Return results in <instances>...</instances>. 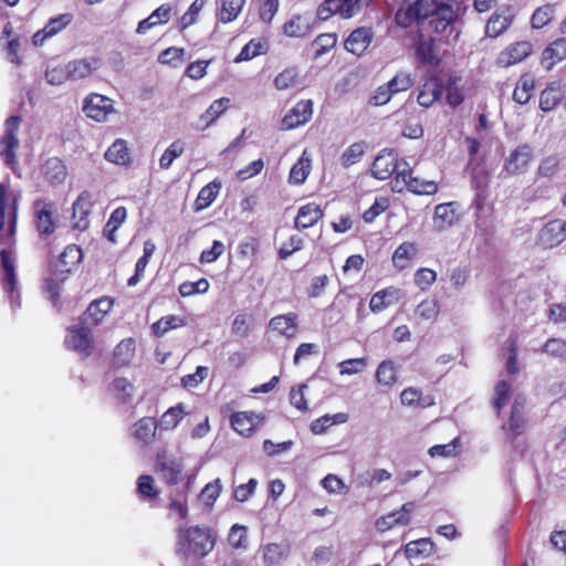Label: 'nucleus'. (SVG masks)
I'll return each mask as SVG.
<instances>
[{
    "label": "nucleus",
    "mask_w": 566,
    "mask_h": 566,
    "mask_svg": "<svg viewBox=\"0 0 566 566\" xmlns=\"http://www.w3.org/2000/svg\"><path fill=\"white\" fill-rule=\"evenodd\" d=\"M41 174L49 184L60 185L66 179L67 169L62 159L52 157L41 165Z\"/></svg>",
    "instance_id": "a878e982"
},
{
    "label": "nucleus",
    "mask_w": 566,
    "mask_h": 566,
    "mask_svg": "<svg viewBox=\"0 0 566 566\" xmlns=\"http://www.w3.org/2000/svg\"><path fill=\"white\" fill-rule=\"evenodd\" d=\"M221 493V484H220V480L219 479H216L214 481L212 482H209L208 484L205 485V488L201 490L200 492V500L203 502V504L211 509L214 504V502L217 501V499L219 497Z\"/></svg>",
    "instance_id": "338daca9"
},
{
    "label": "nucleus",
    "mask_w": 566,
    "mask_h": 566,
    "mask_svg": "<svg viewBox=\"0 0 566 566\" xmlns=\"http://www.w3.org/2000/svg\"><path fill=\"white\" fill-rule=\"evenodd\" d=\"M70 81H78L88 77L97 67L98 60L95 57L73 60L67 63Z\"/></svg>",
    "instance_id": "c9c22d12"
},
{
    "label": "nucleus",
    "mask_w": 566,
    "mask_h": 566,
    "mask_svg": "<svg viewBox=\"0 0 566 566\" xmlns=\"http://www.w3.org/2000/svg\"><path fill=\"white\" fill-rule=\"evenodd\" d=\"M403 160L398 158L395 150L382 149L373 161L370 172L378 180H386L392 175H397L403 166Z\"/></svg>",
    "instance_id": "2eb2a0df"
},
{
    "label": "nucleus",
    "mask_w": 566,
    "mask_h": 566,
    "mask_svg": "<svg viewBox=\"0 0 566 566\" xmlns=\"http://www.w3.org/2000/svg\"><path fill=\"white\" fill-rule=\"evenodd\" d=\"M270 327L286 338H292L297 333V314L290 312L272 317Z\"/></svg>",
    "instance_id": "7c9ffc66"
},
{
    "label": "nucleus",
    "mask_w": 566,
    "mask_h": 566,
    "mask_svg": "<svg viewBox=\"0 0 566 566\" xmlns=\"http://www.w3.org/2000/svg\"><path fill=\"white\" fill-rule=\"evenodd\" d=\"M434 551V544L430 538H420L408 543L405 554L409 559L429 557Z\"/></svg>",
    "instance_id": "a18cd8bd"
},
{
    "label": "nucleus",
    "mask_w": 566,
    "mask_h": 566,
    "mask_svg": "<svg viewBox=\"0 0 566 566\" xmlns=\"http://www.w3.org/2000/svg\"><path fill=\"white\" fill-rule=\"evenodd\" d=\"M135 339L133 337L122 339L114 348L113 363L117 367L127 366L135 356Z\"/></svg>",
    "instance_id": "4c0bfd02"
},
{
    "label": "nucleus",
    "mask_w": 566,
    "mask_h": 566,
    "mask_svg": "<svg viewBox=\"0 0 566 566\" xmlns=\"http://www.w3.org/2000/svg\"><path fill=\"white\" fill-rule=\"evenodd\" d=\"M566 59V38H558L551 42L542 53V63L552 70L557 63Z\"/></svg>",
    "instance_id": "c85d7f7f"
},
{
    "label": "nucleus",
    "mask_w": 566,
    "mask_h": 566,
    "mask_svg": "<svg viewBox=\"0 0 566 566\" xmlns=\"http://www.w3.org/2000/svg\"><path fill=\"white\" fill-rule=\"evenodd\" d=\"M400 298V290L389 286L376 292L369 302V308L373 313H379L387 307L396 304Z\"/></svg>",
    "instance_id": "cd10ccee"
},
{
    "label": "nucleus",
    "mask_w": 566,
    "mask_h": 566,
    "mask_svg": "<svg viewBox=\"0 0 566 566\" xmlns=\"http://www.w3.org/2000/svg\"><path fill=\"white\" fill-rule=\"evenodd\" d=\"M93 207V196L90 191H82L76 200L73 202V217H78L76 228L85 229L88 224L87 216L91 213Z\"/></svg>",
    "instance_id": "473e14b6"
},
{
    "label": "nucleus",
    "mask_w": 566,
    "mask_h": 566,
    "mask_svg": "<svg viewBox=\"0 0 566 566\" xmlns=\"http://www.w3.org/2000/svg\"><path fill=\"white\" fill-rule=\"evenodd\" d=\"M415 510L413 502H407L395 512L378 517L375 522V526L378 532H387L396 526H406L411 521V514Z\"/></svg>",
    "instance_id": "a211bd4d"
},
{
    "label": "nucleus",
    "mask_w": 566,
    "mask_h": 566,
    "mask_svg": "<svg viewBox=\"0 0 566 566\" xmlns=\"http://www.w3.org/2000/svg\"><path fill=\"white\" fill-rule=\"evenodd\" d=\"M72 20L73 15L71 13H63L55 18H51L43 29L38 30V38L43 42L45 39L57 34L66 28Z\"/></svg>",
    "instance_id": "ea45409f"
},
{
    "label": "nucleus",
    "mask_w": 566,
    "mask_h": 566,
    "mask_svg": "<svg viewBox=\"0 0 566 566\" xmlns=\"http://www.w3.org/2000/svg\"><path fill=\"white\" fill-rule=\"evenodd\" d=\"M186 412L184 408V403L179 402L176 406L168 408L158 422V427L161 430H172L175 429L179 422L184 419Z\"/></svg>",
    "instance_id": "49530a36"
},
{
    "label": "nucleus",
    "mask_w": 566,
    "mask_h": 566,
    "mask_svg": "<svg viewBox=\"0 0 566 566\" xmlns=\"http://www.w3.org/2000/svg\"><path fill=\"white\" fill-rule=\"evenodd\" d=\"M387 84L396 95L411 88L415 84V76L409 72L400 71Z\"/></svg>",
    "instance_id": "052dcab7"
},
{
    "label": "nucleus",
    "mask_w": 566,
    "mask_h": 566,
    "mask_svg": "<svg viewBox=\"0 0 566 566\" xmlns=\"http://www.w3.org/2000/svg\"><path fill=\"white\" fill-rule=\"evenodd\" d=\"M391 189L401 192L405 189L416 195H434L438 191V184L433 180H420L412 176V170L403 163V167L391 180Z\"/></svg>",
    "instance_id": "39448f33"
},
{
    "label": "nucleus",
    "mask_w": 566,
    "mask_h": 566,
    "mask_svg": "<svg viewBox=\"0 0 566 566\" xmlns=\"http://www.w3.org/2000/svg\"><path fill=\"white\" fill-rule=\"evenodd\" d=\"M187 325V319L177 315L163 316L151 325V332L156 337H163L171 329L184 327Z\"/></svg>",
    "instance_id": "79ce46f5"
},
{
    "label": "nucleus",
    "mask_w": 566,
    "mask_h": 566,
    "mask_svg": "<svg viewBox=\"0 0 566 566\" xmlns=\"http://www.w3.org/2000/svg\"><path fill=\"white\" fill-rule=\"evenodd\" d=\"M67 63L52 61L45 70V78L50 84L60 85L70 81V73L67 72Z\"/></svg>",
    "instance_id": "8fccbe9b"
},
{
    "label": "nucleus",
    "mask_w": 566,
    "mask_h": 566,
    "mask_svg": "<svg viewBox=\"0 0 566 566\" xmlns=\"http://www.w3.org/2000/svg\"><path fill=\"white\" fill-rule=\"evenodd\" d=\"M365 154V143L356 142L349 145L340 157V163L344 168H348L357 164Z\"/></svg>",
    "instance_id": "13d9d810"
},
{
    "label": "nucleus",
    "mask_w": 566,
    "mask_h": 566,
    "mask_svg": "<svg viewBox=\"0 0 566 566\" xmlns=\"http://www.w3.org/2000/svg\"><path fill=\"white\" fill-rule=\"evenodd\" d=\"M170 6L161 4L156 10H154L148 18L139 21L136 32L138 34H145L151 28L167 23L170 20Z\"/></svg>",
    "instance_id": "e433bc0d"
},
{
    "label": "nucleus",
    "mask_w": 566,
    "mask_h": 566,
    "mask_svg": "<svg viewBox=\"0 0 566 566\" xmlns=\"http://www.w3.org/2000/svg\"><path fill=\"white\" fill-rule=\"evenodd\" d=\"M443 93V83L437 77H430L420 87L417 102L420 106L428 108L440 99Z\"/></svg>",
    "instance_id": "393cba45"
},
{
    "label": "nucleus",
    "mask_w": 566,
    "mask_h": 566,
    "mask_svg": "<svg viewBox=\"0 0 566 566\" xmlns=\"http://www.w3.org/2000/svg\"><path fill=\"white\" fill-rule=\"evenodd\" d=\"M65 346L82 358L90 357L95 350V339L88 324L80 318L77 324L67 328Z\"/></svg>",
    "instance_id": "20e7f679"
},
{
    "label": "nucleus",
    "mask_w": 566,
    "mask_h": 566,
    "mask_svg": "<svg viewBox=\"0 0 566 566\" xmlns=\"http://www.w3.org/2000/svg\"><path fill=\"white\" fill-rule=\"evenodd\" d=\"M158 429V421L154 417H143L132 427V437L142 446H149L154 442Z\"/></svg>",
    "instance_id": "412c9836"
},
{
    "label": "nucleus",
    "mask_w": 566,
    "mask_h": 566,
    "mask_svg": "<svg viewBox=\"0 0 566 566\" xmlns=\"http://www.w3.org/2000/svg\"><path fill=\"white\" fill-rule=\"evenodd\" d=\"M105 159L117 165H127L130 161V154L127 143L124 139H116L105 151Z\"/></svg>",
    "instance_id": "a19ab883"
},
{
    "label": "nucleus",
    "mask_w": 566,
    "mask_h": 566,
    "mask_svg": "<svg viewBox=\"0 0 566 566\" xmlns=\"http://www.w3.org/2000/svg\"><path fill=\"white\" fill-rule=\"evenodd\" d=\"M59 211L54 203H44L40 210H38V231L41 234H52L57 226Z\"/></svg>",
    "instance_id": "bb28decb"
},
{
    "label": "nucleus",
    "mask_w": 566,
    "mask_h": 566,
    "mask_svg": "<svg viewBox=\"0 0 566 566\" xmlns=\"http://www.w3.org/2000/svg\"><path fill=\"white\" fill-rule=\"evenodd\" d=\"M113 305V298L108 296H102L91 302L88 307L80 318L91 326H96L103 321L104 316L112 310Z\"/></svg>",
    "instance_id": "4be33fe9"
},
{
    "label": "nucleus",
    "mask_w": 566,
    "mask_h": 566,
    "mask_svg": "<svg viewBox=\"0 0 566 566\" xmlns=\"http://www.w3.org/2000/svg\"><path fill=\"white\" fill-rule=\"evenodd\" d=\"M555 9L552 4L538 7L531 17V25L533 29H542L551 23L554 18Z\"/></svg>",
    "instance_id": "e2e57ef3"
},
{
    "label": "nucleus",
    "mask_w": 566,
    "mask_h": 566,
    "mask_svg": "<svg viewBox=\"0 0 566 566\" xmlns=\"http://www.w3.org/2000/svg\"><path fill=\"white\" fill-rule=\"evenodd\" d=\"M462 77L458 74H449L443 84L446 91V99L449 106L455 108L464 101L463 88L461 86Z\"/></svg>",
    "instance_id": "f704fd0d"
},
{
    "label": "nucleus",
    "mask_w": 566,
    "mask_h": 566,
    "mask_svg": "<svg viewBox=\"0 0 566 566\" xmlns=\"http://www.w3.org/2000/svg\"><path fill=\"white\" fill-rule=\"evenodd\" d=\"M312 116L313 102L311 99H301L284 115L281 126L285 130L295 129L308 123Z\"/></svg>",
    "instance_id": "dca6fc26"
},
{
    "label": "nucleus",
    "mask_w": 566,
    "mask_h": 566,
    "mask_svg": "<svg viewBox=\"0 0 566 566\" xmlns=\"http://www.w3.org/2000/svg\"><path fill=\"white\" fill-rule=\"evenodd\" d=\"M83 113L90 119L102 123L116 113L114 101L98 93H91L83 99Z\"/></svg>",
    "instance_id": "f8f14e48"
},
{
    "label": "nucleus",
    "mask_w": 566,
    "mask_h": 566,
    "mask_svg": "<svg viewBox=\"0 0 566 566\" xmlns=\"http://www.w3.org/2000/svg\"><path fill=\"white\" fill-rule=\"evenodd\" d=\"M373 2L374 0H324L317 7L316 15L322 21H327L333 15L348 20L364 12Z\"/></svg>",
    "instance_id": "7ed1b4c3"
},
{
    "label": "nucleus",
    "mask_w": 566,
    "mask_h": 566,
    "mask_svg": "<svg viewBox=\"0 0 566 566\" xmlns=\"http://www.w3.org/2000/svg\"><path fill=\"white\" fill-rule=\"evenodd\" d=\"M418 252L417 244L413 242H402L397 247L392 254V262L395 266L399 268L400 270L407 268L411 260L416 256Z\"/></svg>",
    "instance_id": "37998d69"
},
{
    "label": "nucleus",
    "mask_w": 566,
    "mask_h": 566,
    "mask_svg": "<svg viewBox=\"0 0 566 566\" xmlns=\"http://www.w3.org/2000/svg\"><path fill=\"white\" fill-rule=\"evenodd\" d=\"M566 239V221L554 219L544 224L539 230L537 243L544 249H552Z\"/></svg>",
    "instance_id": "f3484780"
},
{
    "label": "nucleus",
    "mask_w": 566,
    "mask_h": 566,
    "mask_svg": "<svg viewBox=\"0 0 566 566\" xmlns=\"http://www.w3.org/2000/svg\"><path fill=\"white\" fill-rule=\"evenodd\" d=\"M439 314V304L434 298H426L416 308V315L421 319H434Z\"/></svg>",
    "instance_id": "774afa93"
},
{
    "label": "nucleus",
    "mask_w": 566,
    "mask_h": 566,
    "mask_svg": "<svg viewBox=\"0 0 566 566\" xmlns=\"http://www.w3.org/2000/svg\"><path fill=\"white\" fill-rule=\"evenodd\" d=\"M306 151L292 166L289 175V181L292 185L300 186L305 182L311 171V159L305 156Z\"/></svg>",
    "instance_id": "c03bdc74"
},
{
    "label": "nucleus",
    "mask_w": 566,
    "mask_h": 566,
    "mask_svg": "<svg viewBox=\"0 0 566 566\" xmlns=\"http://www.w3.org/2000/svg\"><path fill=\"white\" fill-rule=\"evenodd\" d=\"M83 259L81 247L69 244L60 255L50 263V272L60 275V281H66L69 274L80 264Z\"/></svg>",
    "instance_id": "ddd939ff"
},
{
    "label": "nucleus",
    "mask_w": 566,
    "mask_h": 566,
    "mask_svg": "<svg viewBox=\"0 0 566 566\" xmlns=\"http://www.w3.org/2000/svg\"><path fill=\"white\" fill-rule=\"evenodd\" d=\"M512 23V19L499 12H494L486 22L485 34L490 38L501 35Z\"/></svg>",
    "instance_id": "603ef678"
},
{
    "label": "nucleus",
    "mask_w": 566,
    "mask_h": 566,
    "mask_svg": "<svg viewBox=\"0 0 566 566\" xmlns=\"http://www.w3.org/2000/svg\"><path fill=\"white\" fill-rule=\"evenodd\" d=\"M535 90V77L532 73H523L514 87L513 101L517 104L525 105L530 102L533 91Z\"/></svg>",
    "instance_id": "72a5a7b5"
},
{
    "label": "nucleus",
    "mask_w": 566,
    "mask_h": 566,
    "mask_svg": "<svg viewBox=\"0 0 566 566\" xmlns=\"http://www.w3.org/2000/svg\"><path fill=\"white\" fill-rule=\"evenodd\" d=\"M337 43L336 33H322L313 41L314 56L319 57L328 53Z\"/></svg>",
    "instance_id": "680f3d73"
},
{
    "label": "nucleus",
    "mask_w": 566,
    "mask_h": 566,
    "mask_svg": "<svg viewBox=\"0 0 566 566\" xmlns=\"http://www.w3.org/2000/svg\"><path fill=\"white\" fill-rule=\"evenodd\" d=\"M283 33L289 38H304L311 33V24L306 18L296 14L283 24Z\"/></svg>",
    "instance_id": "58836bf2"
},
{
    "label": "nucleus",
    "mask_w": 566,
    "mask_h": 566,
    "mask_svg": "<svg viewBox=\"0 0 566 566\" xmlns=\"http://www.w3.org/2000/svg\"><path fill=\"white\" fill-rule=\"evenodd\" d=\"M433 228L441 232L459 221V214L455 209V202L440 203L434 208Z\"/></svg>",
    "instance_id": "5701e85b"
},
{
    "label": "nucleus",
    "mask_w": 566,
    "mask_h": 566,
    "mask_svg": "<svg viewBox=\"0 0 566 566\" xmlns=\"http://www.w3.org/2000/svg\"><path fill=\"white\" fill-rule=\"evenodd\" d=\"M216 539L208 527L199 525L177 530L176 551L186 558H202L214 547Z\"/></svg>",
    "instance_id": "f03ea898"
},
{
    "label": "nucleus",
    "mask_w": 566,
    "mask_h": 566,
    "mask_svg": "<svg viewBox=\"0 0 566 566\" xmlns=\"http://www.w3.org/2000/svg\"><path fill=\"white\" fill-rule=\"evenodd\" d=\"M245 0H221V8L218 13L222 23H229L237 19L240 14Z\"/></svg>",
    "instance_id": "5fc2aeb1"
},
{
    "label": "nucleus",
    "mask_w": 566,
    "mask_h": 566,
    "mask_svg": "<svg viewBox=\"0 0 566 566\" xmlns=\"http://www.w3.org/2000/svg\"><path fill=\"white\" fill-rule=\"evenodd\" d=\"M464 11L459 0H416L407 14L417 22L427 20L423 31L448 45L460 36L457 23Z\"/></svg>",
    "instance_id": "f257e3e1"
},
{
    "label": "nucleus",
    "mask_w": 566,
    "mask_h": 566,
    "mask_svg": "<svg viewBox=\"0 0 566 566\" xmlns=\"http://www.w3.org/2000/svg\"><path fill=\"white\" fill-rule=\"evenodd\" d=\"M513 433L514 437H518L524 433L526 429V419L523 415L522 407L515 402L511 409L507 424L503 427Z\"/></svg>",
    "instance_id": "3c124183"
},
{
    "label": "nucleus",
    "mask_w": 566,
    "mask_h": 566,
    "mask_svg": "<svg viewBox=\"0 0 566 566\" xmlns=\"http://www.w3.org/2000/svg\"><path fill=\"white\" fill-rule=\"evenodd\" d=\"M19 124V116H10L4 122L3 134L0 137V157L7 166L12 168L15 164V154L20 145L17 136Z\"/></svg>",
    "instance_id": "1a4fd4ad"
},
{
    "label": "nucleus",
    "mask_w": 566,
    "mask_h": 566,
    "mask_svg": "<svg viewBox=\"0 0 566 566\" xmlns=\"http://www.w3.org/2000/svg\"><path fill=\"white\" fill-rule=\"evenodd\" d=\"M533 53V44L528 40L515 41L499 52L495 64L499 67H510L525 61Z\"/></svg>",
    "instance_id": "4468645a"
},
{
    "label": "nucleus",
    "mask_w": 566,
    "mask_h": 566,
    "mask_svg": "<svg viewBox=\"0 0 566 566\" xmlns=\"http://www.w3.org/2000/svg\"><path fill=\"white\" fill-rule=\"evenodd\" d=\"M60 275H53L50 272V276L45 279L43 292L53 305H57L60 302L61 286L65 281H60Z\"/></svg>",
    "instance_id": "0e129e2a"
},
{
    "label": "nucleus",
    "mask_w": 566,
    "mask_h": 566,
    "mask_svg": "<svg viewBox=\"0 0 566 566\" xmlns=\"http://www.w3.org/2000/svg\"><path fill=\"white\" fill-rule=\"evenodd\" d=\"M15 232V199L9 205L6 189L0 184V244L10 247Z\"/></svg>",
    "instance_id": "9b49d317"
},
{
    "label": "nucleus",
    "mask_w": 566,
    "mask_h": 566,
    "mask_svg": "<svg viewBox=\"0 0 566 566\" xmlns=\"http://www.w3.org/2000/svg\"><path fill=\"white\" fill-rule=\"evenodd\" d=\"M298 82V72L297 69L286 67L282 72H280L273 81V84L276 90L284 91L294 87Z\"/></svg>",
    "instance_id": "4d7b16f0"
},
{
    "label": "nucleus",
    "mask_w": 566,
    "mask_h": 566,
    "mask_svg": "<svg viewBox=\"0 0 566 566\" xmlns=\"http://www.w3.org/2000/svg\"><path fill=\"white\" fill-rule=\"evenodd\" d=\"M185 151V143L181 139L172 142L159 158V167L169 169L175 159L180 157Z\"/></svg>",
    "instance_id": "6e6d98bb"
},
{
    "label": "nucleus",
    "mask_w": 566,
    "mask_h": 566,
    "mask_svg": "<svg viewBox=\"0 0 566 566\" xmlns=\"http://www.w3.org/2000/svg\"><path fill=\"white\" fill-rule=\"evenodd\" d=\"M264 420L262 415L253 411H237L230 416L231 428L241 436L250 437Z\"/></svg>",
    "instance_id": "6ab92c4d"
},
{
    "label": "nucleus",
    "mask_w": 566,
    "mask_h": 566,
    "mask_svg": "<svg viewBox=\"0 0 566 566\" xmlns=\"http://www.w3.org/2000/svg\"><path fill=\"white\" fill-rule=\"evenodd\" d=\"M0 281L3 290L9 295L12 306H14L15 300L19 298V293L17 292L15 258L7 248L0 250Z\"/></svg>",
    "instance_id": "9d476101"
},
{
    "label": "nucleus",
    "mask_w": 566,
    "mask_h": 566,
    "mask_svg": "<svg viewBox=\"0 0 566 566\" xmlns=\"http://www.w3.org/2000/svg\"><path fill=\"white\" fill-rule=\"evenodd\" d=\"M375 377L379 385L392 387L398 380L397 368L394 361L390 359L382 360L376 369Z\"/></svg>",
    "instance_id": "de8ad7c7"
},
{
    "label": "nucleus",
    "mask_w": 566,
    "mask_h": 566,
    "mask_svg": "<svg viewBox=\"0 0 566 566\" xmlns=\"http://www.w3.org/2000/svg\"><path fill=\"white\" fill-rule=\"evenodd\" d=\"M268 52V43L262 39L250 40L235 57V62L250 61Z\"/></svg>",
    "instance_id": "09e8293b"
},
{
    "label": "nucleus",
    "mask_w": 566,
    "mask_h": 566,
    "mask_svg": "<svg viewBox=\"0 0 566 566\" xmlns=\"http://www.w3.org/2000/svg\"><path fill=\"white\" fill-rule=\"evenodd\" d=\"M324 217V211L315 202L302 206L294 219V227L297 230H305L315 226Z\"/></svg>",
    "instance_id": "b1692460"
},
{
    "label": "nucleus",
    "mask_w": 566,
    "mask_h": 566,
    "mask_svg": "<svg viewBox=\"0 0 566 566\" xmlns=\"http://www.w3.org/2000/svg\"><path fill=\"white\" fill-rule=\"evenodd\" d=\"M221 187H222V182L219 179H214V180L210 181L209 184H207L206 186H203L200 189V191L193 202V210L196 212H199V211H202V210L207 209L208 207H210L213 203V201L217 199Z\"/></svg>",
    "instance_id": "2f4dec72"
},
{
    "label": "nucleus",
    "mask_w": 566,
    "mask_h": 566,
    "mask_svg": "<svg viewBox=\"0 0 566 566\" xmlns=\"http://www.w3.org/2000/svg\"><path fill=\"white\" fill-rule=\"evenodd\" d=\"M533 148L528 144L518 145L505 158L501 176L503 178H507L525 174L533 161Z\"/></svg>",
    "instance_id": "6e6552de"
},
{
    "label": "nucleus",
    "mask_w": 566,
    "mask_h": 566,
    "mask_svg": "<svg viewBox=\"0 0 566 566\" xmlns=\"http://www.w3.org/2000/svg\"><path fill=\"white\" fill-rule=\"evenodd\" d=\"M440 43L436 36L424 32H419L418 40L415 44V54L418 62L424 66L437 67L442 62V54L440 52Z\"/></svg>",
    "instance_id": "0eeeda50"
},
{
    "label": "nucleus",
    "mask_w": 566,
    "mask_h": 566,
    "mask_svg": "<svg viewBox=\"0 0 566 566\" xmlns=\"http://www.w3.org/2000/svg\"><path fill=\"white\" fill-rule=\"evenodd\" d=\"M185 465L180 458L169 454L165 449L157 452L154 471L165 484H178L182 480Z\"/></svg>",
    "instance_id": "423d86ee"
},
{
    "label": "nucleus",
    "mask_w": 566,
    "mask_h": 566,
    "mask_svg": "<svg viewBox=\"0 0 566 566\" xmlns=\"http://www.w3.org/2000/svg\"><path fill=\"white\" fill-rule=\"evenodd\" d=\"M373 38L374 32L371 28L359 27L349 33L344 46L349 53L360 56L370 45Z\"/></svg>",
    "instance_id": "aec40b11"
},
{
    "label": "nucleus",
    "mask_w": 566,
    "mask_h": 566,
    "mask_svg": "<svg viewBox=\"0 0 566 566\" xmlns=\"http://www.w3.org/2000/svg\"><path fill=\"white\" fill-rule=\"evenodd\" d=\"M542 352L554 358L566 359V339L558 337L548 338L544 343Z\"/></svg>",
    "instance_id": "69168bd1"
},
{
    "label": "nucleus",
    "mask_w": 566,
    "mask_h": 566,
    "mask_svg": "<svg viewBox=\"0 0 566 566\" xmlns=\"http://www.w3.org/2000/svg\"><path fill=\"white\" fill-rule=\"evenodd\" d=\"M512 395V386L506 380H500L494 388L493 406L497 413L507 405Z\"/></svg>",
    "instance_id": "bf43d9fd"
},
{
    "label": "nucleus",
    "mask_w": 566,
    "mask_h": 566,
    "mask_svg": "<svg viewBox=\"0 0 566 566\" xmlns=\"http://www.w3.org/2000/svg\"><path fill=\"white\" fill-rule=\"evenodd\" d=\"M230 107V98L228 97H220L216 101H213L208 109L202 113L199 117V126L198 128L200 130H205L209 128L211 125H213L217 119L227 112V109Z\"/></svg>",
    "instance_id": "c756f323"
},
{
    "label": "nucleus",
    "mask_w": 566,
    "mask_h": 566,
    "mask_svg": "<svg viewBox=\"0 0 566 566\" xmlns=\"http://www.w3.org/2000/svg\"><path fill=\"white\" fill-rule=\"evenodd\" d=\"M137 493L144 501L156 500L160 492L155 485V480L149 474H143L137 479Z\"/></svg>",
    "instance_id": "864d4df0"
}]
</instances>
